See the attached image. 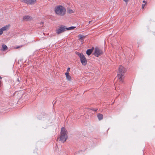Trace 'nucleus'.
Segmentation results:
<instances>
[{"label": "nucleus", "mask_w": 155, "mask_h": 155, "mask_svg": "<svg viewBox=\"0 0 155 155\" xmlns=\"http://www.w3.org/2000/svg\"><path fill=\"white\" fill-rule=\"evenodd\" d=\"M145 5V4L142 5V8L143 9L144 8V7Z\"/></svg>", "instance_id": "obj_22"}, {"label": "nucleus", "mask_w": 155, "mask_h": 155, "mask_svg": "<svg viewBox=\"0 0 155 155\" xmlns=\"http://www.w3.org/2000/svg\"><path fill=\"white\" fill-rule=\"evenodd\" d=\"M103 53L102 51L99 48H96L94 49V54L97 57H98Z\"/></svg>", "instance_id": "obj_7"}, {"label": "nucleus", "mask_w": 155, "mask_h": 155, "mask_svg": "<svg viewBox=\"0 0 155 155\" xmlns=\"http://www.w3.org/2000/svg\"><path fill=\"white\" fill-rule=\"evenodd\" d=\"M31 17L29 15H25L24 16L23 20V21H28L31 20Z\"/></svg>", "instance_id": "obj_9"}, {"label": "nucleus", "mask_w": 155, "mask_h": 155, "mask_svg": "<svg viewBox=\"0 0 155 155\" xmlns=\"http://www.w3.org/2000/svg\"><path fill=\"white\" fill-rule=\"evenodd\" d=\"M66 30V28L64 26H60L58 29L56 30V32L57 34H59L65 31Z\"/></svg>", "instance_id": "obj_5"}, {"label": "nucleus", "mask_w": 155, "mask_h": 155, "mask_svg": "<svg viewBox=\"0 0 155 155\" xmlns=\"http://www.w3.org/2000/svg\"><path fill=\"white\" fill-rule=\"evenodd\" d=\"M3 31L1 28L0 29V35L3 33Z\"/></svg>", "instance_id": "obj_19"}, {"label": "nucleus", "mask_w": 155, "mask_h": 155, "mask_svg": "<svg viewBox=\"0 0 155 155\" xmlns=\"http://www.w3.org/2000/svg\"><path fill=\"white\" fill-rule=\"evenodd\" d=\"M65 74L66 75L67 79L69 81L71 79V77L69 75V74L65 73Z\"/></svg>", "instance_id": "obj_13"}, {"label": "nucleus", "mask_w": 155, "mask_h": 155, "mask_svg": "<svg viewBox=\"0 0 155 155\" xmlns=\"http://www.w3.org/2000/svg\"><path fill=\"white\" fill-rule=\"evenodd\" d=\"M55 13L60 16H63L65 13L66 9L61 5L56 6L54 8Z\"/></svg>", "instance_id": "obj_2"}, {"label": "nucleus", "mask_w": 155, "mask_h": 155, "mask_svg": "<svg viewBox=\"0 0 155 155\" xmlns=\"http://www.w3.org/2000/svg\"><path fill=\"white\" fill-rule=\"evenodd\" d=\"M21 2L28 5H33L36 2V0H20Z\"/></svg>", "instance_id": "obj_6"}, {"label": "nucleus", "mask_w": 155, "mask_h": 155, "mask_svg": "<svg viewBox=\"0 0 155 155\" xmlns=\"http://www.w3.org/2000/svg\"><path fill=\"white\" fill-rule=\"evenodd\" d=\"M92 52V49H88L86 51V54L88 55H90Z\"/></svg>", "instance_id": "obj_12"}, {"label": "nucleus", "mask_w": 155, "mask_h": 155, "mask_svg": "<svg viewBox=\"0 0 155 155\" xmlns=\"http://www.w3.org/2000/svg\"><path fill=\"white\" fill-rule=\"evenodd\" d=\"M17 81L18 82H19V79H17Z\"/></svg>", "instance_id": "obj_24"}, {"label": "nucleus", "mask_w": 155, "mask_h": 155, "mask_svg": "<svg viewBox=\"0 0 155 155\" xmlns=\"http://www.w3.org/2000/svg\"><path fill=\"white\" fill-rule=\"evenodd\" d=\"M91 109V110H94V111H96L97 110V109H94L93 108L92 109Z\"/></svg>", "instance_id": "obj_21"}, {"label": "nucleus", "mask_w": 155, "mask_h": 155, "mask_svg": "<svg viewBox=\"0 0 155 155\" xmlns=\"http://www.w3.org/2000/svg\"><path fill=\"white\" fill-rule=\"evenodd\" d=\"M74 28H75V27H71L68 28H66V30H72L74 29Z\"/></svg>", "instance_id": "obj_15"}, {"label": "nucleus", "mask_w": 155, "mask_h": 155, "mask_svg": "<svg viewBox=\"0 0 155 155\" xmlns=\"http://www.w3.org/2000/svg\"><path fill=\"white\" fill-rule=\"evenodd\" d=\"M21 47H22V46H19L15 47L14 48H15V49H18V48H20Z\"/></svg>", "instance_id": "obj_18"}, {"label": "nucleus", "mask_w": 155, "mask_h": 155, "mask_svg": "<svg viewBox=\"0 0 155 155\" xmlns=\"http://www.w3.org/2000/svg\"><path fill=\"white\" fill-rule=\"evenodd\" d=\"M41 24H42V25L43 24V22H41Z\"/></svg>", "instance_id": "obj_25"}, {"label": "nucleus", "mask_w": 155, "mask_h": 155, "mask_svg": "<svg viewBox=\"0 0 155 155\" xmlns=\"http://www.w3.org/2000/svg\"><path fill=\"white\" fill-rule=\"evenodd\" d=\"M78 55L80 58L81 62L83 65H85L87 64V60L86 59L82 54L78 53Z\"/></svg>", "instance_id": "obj_4"}, {"label": "nucleus", "mask_w": 155, "mask_h": 155, "mask_svg": "<svg viewBox=\"0 0 155 155\" xmlns=\"http://www.w3.org/2000/svg\"><path fill=\"white\" fill-rule=\"evenodd\" d=\"M68 12L69 13H72L73 12V11L71 9H69L68 10Z\"/></svg>", "instance_id": "obj_16"}, {"label": "nucleus", "mask_w": 155, "mask_h": 155, "mask_svg": "<svg viewBox=\"0 0 155 155\" xmlns=\"http://www.w3.org/2000/svg\"><path fill=\"white\" fill-rule=\"evenodd\" d=\"M126 71V70L124 67L121 65L120 66L117 77L119 81L121 82V83L123 82V79L124 77V73Z\"/></svg>", "instance_id": "obj_1"}, {"label": "nucleus", "mask_w": 155, "mask_h": 155, "mask_svg": "<svg viewBox=\"0 0 155 155\" xmlns=\"http://www.w3.org/2000/svg\"><path fill=\"white\" fill-rule=\"evenodd\" d=\"M143 2L145 3V4H146V1H143Z\"/></svg>", "instance_id": "obj_23"}, {"label": "nucleus", "mask_w": 155, "mask_h": 155, "mask_svg": "<svg viewBox=\"0 0 155 155\" xmlns=\"http://www.w3.org/2000/svg\"><path fill=\"white\" fill-rule=\"evenodd\" d=\"M10 26V25H6L5 26L2 27V28H1V29L3 31H5L7 30L8 29L9 27Z\"/></svg>", "instance_id": "obj_10"}, {"label": "nucleus", "mask_w": 155, "mask_h": 155, "mask_svg": "<svg viewBox=\"0 0 155 155\" xmlns=\"http://www.w3.org/2000/svg\"><path fill=\"white\" fill-rule=\"evenodd\" d=\"M97 117L99 120H102L103 118V115L102 114H99L97 115Z\"/></svg>", "instance_id": "obj_11"}, {"label": "nucleus", "mask_w": 155, "mask_h": 155, "mask_svg": "<svg viewBox=\"0 0 155 155\" xmlns=\"http://www.w3.org/2000/svg\"><path fill=\"white\" fill-rule=\"evenodd\" d=\"M78 37L79 38V40L83 44V43L84 39L85 38V36L81 35H78Z\"/></svg>", "instance_id": "obj_8"}, {"label": "nucleus", "mask_w": 155, "mask_h": 155, "mask_svg": "<svg viewBox=\"0 0 155 155\" xmlns=\"http://www.w3.org/2000/svg\"><path fill=\"white\" fill-rule=\"evenodd\" d=\"M8 49V47L6 45L3 44L2 45V50L3 51H5Z\"/></svg>", "instance_id": "obj_14"}, {"label": "nucleus", "mask_w": 155, "mask_h": 155, "mask_svg": "<svg viewBox=\"0 0 155 155\" xmlns=\"http://www.w3.org/2000/svg\"><path fill=\"white\" fill-rule=\"evenodd\" d=\"M123 0L126 3V4H127L128 2L129 1V0Z\"/></svg>", "instance_id": "obj_20"}, {"label": "nucleus", "mask_w": 155, "mask_h": 155, "mask_svg": "<svg viewBox=\"0 0 155 155\" xmlns=\"http://www.w3.org/2000/svg\"><path fill=\"white\" fill-rule=\"evenodd\" d=\"M70 70V68H68L67 71V72L66 73H67L69 74V72Z\"/></svg>", "instance_id": "obj_17"}, {"label": "nucleus", "mask_w": 155, "mask_h": 155, "mask_svg": "<svg viewBox=\"0 0 155 155\" xmlns=\"http://www.w3.org/2000/svg\"><path fill=\"white\" fill-rule=\"evenodd\" d=\"M68 138L67 132L65 128L62 127L61 130V134L60 136V141L64 143L66 141Z\"/></svg>", "instance_id": "obj_3"}]
</instances>
